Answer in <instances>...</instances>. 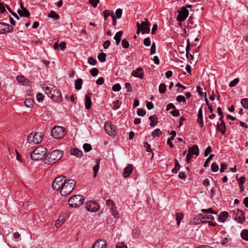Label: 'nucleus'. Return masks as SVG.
<instances>
[{
	"label": "nucleus",
	"instance_id": "c9c22d12",
	"mask_svg": "<svg viewBox=\"0 0 248 248\" xmlns=\"http://www.w3.org/2000/svg\"><path fill=\"white\" fill-rule=\"evenodd\" d=\"M48 17L53 18L54 20H57L59 18V16L55 12L51 11L50 14L48 15Z\"/></svg>",
	"mask_w": 248,
	"mask_h": 248
},
{
	"label": "nucleus",
	"instance_id": "4be33fe9",
	"mask_svg": "<svg viewBox=\"0 0 248 248\" xmlns=\"http://www.w3.org/2000/svg\"><path fill=\"white\" fill-rule=\"evenodd\" d=\"M70 154L77 157H81L83 155L82 151L77 148H73L70 150Z\"/></svg>",
	"mask_w": 248,
	"mask_h": 248
},
{
	"label": "nucleus",
	"instance_id": "cd10ccee",
	"mask_svg": "<svg viewBox=\"0 0 248 248\" xmlns=\"http://www.w3.org/2000/svg\"><path fill=\"white\" fill-rule=\"evenodd\" d=\"M174 161H175V165H174V168L172 169V170H171V172L173 173H176L178 171V170L180 169V165L178 161V160L177 159H174Z\"/></svg>",
	"mask_w": 248,
	"mask_h": 248
},
{
	"label": "nucleus",
	"instance_id": "f03ea898",
	"mask_svg": "<svg viewBox=\"0 0 248 248\" xmlns=\"http://www.w3.org/2000/svg\"><path fill=\"white\" fill-rule=\"evenodd\" d=\"M75 186L76 182L74 180H66L60 190L61 195L66 196L71 193L74 189Z\"/></svg>",
	"mask_w": 248,
	"mask_h": 248
},
{
	"label": "nucleus",
	"instance_id": "423d86ee",
	"mask_svg": "<svg viewBox=\"0 0 248 248\" xmlns=\"http://www.w3.org/2000/svg\"><path fill=\"white\" fill-rule=\"evenodd\" d=\"M51 134L52 136L56 139H62L66 134V130L62 126H55L51 130Z\"/></svg>",
	"mask_w": 248,
	"mask_h": 248
},
{
	"label": "nucleus",
	"instance_id": "a878e982",
	"mask_svg": "<svg viewBox=\"0 0 248 248\" xmlns=\"http://www.w3.org/2000/svg\"><path fill=\"white\" fill-rule=\"evenodd\" d=\"M64 216H60L55 222V226L57 228L61 227L65 221Z\"/></svg>",
	"mask_w": 248,
	"mask_h": 248
},
{
	"label": "nucleus",
	"instance_id": "393cba45",
	"mask_svg": "<svg viewBox=\"0 0 248 248\" xmlns=\"http://www.w3.org/2000/svg\"><path fill=\"white\" fill-rule=\"evenodd\" d=\"M149 119L151 121V123L150 124L151 126L154 127L157 124L158 121L157 117H156V115L150 116Z\"/></svg>",
	"mask_w": 248,
	"mask_h": 248
},
{
	"label": "nucleus",
	"instance_id": "4468645a",
	"mask_svg": "<svg viewBox=\"0 0 248 248\" xmlns=\"http://www.w3.org/2000/svg\"><path fill=\"white\" fill-rule=\"evenodd\" d=\"M13 31L14 28L8 24L3 22L0 23V34L11 32Z\"/></svg>",
	"mask_w": 248,
	"mask_h": 248
},
{
	"label": "nucleus",
	"instance_id": "680f3d73",
	"mask_svg": "<svg viewBox=\"0 0 248 248\" xmlns=\"http://www.w3.org/2000/svg\"><path fill=\"white\" fill-rule=\"evenodd\" d=\"M32 137H33V134L32 133H31L28 135L27 139V140L28 143L34 144L33 142V141H34V140H33Z\"/></svg>",
	"mask_w": 248,
	"mask_h": 248
},
{
	"label": "nucleus",
	"instance_id": "1a4fd4ad",
	"mask_svg": "<svg viewBox=\"0 0 248 248\" xmlns=\"http://www.w3.org/2000/svg\"><path fill=\"white\" fill-rule=\"evenodd\" d=\"M86 209L90 212H96L100 209L99 203L95 201H90L85 203Z\"/></svg>",
	"mask_w": 248,
	"mask_h": 248
},
{
	"label": "nucleus",
	"instance_id": "e433bc0d",
	"mask_svg": "<svg viewBox=\"0 0 248 248\" xmlns=\"http://www.w3.org/2000/svg\"><path fill=\"white\" fill-rule=\"evenodd\" d=\"M140 231L139 228H135L133 231V236L138 238L140 235Z\"/></svg>",
	"mask_w": 248,
	"mask_h": 248
},
{
	"label": "nucleus",
	"instance_id": "7ed1b4c3",
	"mask_svg": "<svg viewBox=\"0 0 248 248\" xmlns=\"http://www.w3.org/2000/svg\"><path fill=\"white\" fill-rule=\"evenodd\" d=\"M45 93L55 101H59L61 96V92L53 86H46L44 88Z\"/></svg>",
	"mask_w": 248,
	"mask_h": 248
},
{
	"label": "nucleus",
	"instance_id": "412c9836",
	"mask_svg": "<svg viewBox=\"0 0 248 248\" xmlns=\"http://www.w3.org/2000/svg\"><path fill=\"white\" fill-rule=\"evenodd\" d=\"M43 135L41 133H36L33 135V143L38 144L41 142L42 140Z\"/></svg>",
	"mask_w": 248,
	"mask_h": 248
},
{
	"label": "nucleus",
	"instance_id": "6ab92c4d",
	"mask_svg": "<svg viewBox=\"0 0 248 248\" xmlns=\"http://www.w3.org/2000/svg\"><path fill=\"white\" fill-rule=\"evenodd\" d=\"M133 171V166L131 164H129L124 169L123 172V176L124 178L128 177Z\"/></svg>",
	"mask_w": 248,
	"mask_h": 248
},
{
	"label": "nucleus",
	"instance_id": "de8ad7c7",
	"mask_svg": "<svg viewBox=\"0 0 248 248\" xmlns=\"http://www.w3.org/2000/svg\"><path fill=\"white\" fill-rule=\"evenodd\" d=\"M218 166L216 162H214L211 165V170L213 172H217L218 170Z\"/></svg>",
	"mask_w": 248,
	"mask_h": 248
},
{
	"label": "nucleus",
	"instance_id": "473e14b6",
	"mask_svg": "<svg viewBox=\"0 0 248 248\" xmlns=\"http://www.w3.org/2000/svg\"><path fill=\"white\" fill-rule=\"evenodd\" d=\"M110 212L113 217L115 218H118L119 217V214L118 211L116 209V207H110L109 209Z\"/></svg>",
	"mask_w": 248,
	"mask_h": 248
},
{
	"label": "nucleus",
	"instance_id": "9d476101",
	"mask_svg": "<svg viewBox=\"0 0 248 248\" xmlns=\"http://www.w3.org/2000/svg\"><path fill=\"white\" fill-rule=\"evenodd\" d=\"M230 213L233 214V218L237 222L242 223L245 221L244 213L241 210L237 209L231 211Z\"/></svg>",
	"mask_w": 248,
	"mask_h": 248
},
{
	"label": "nucleus",
	"instance_id": "0e129e2a",
	"mask_svg": "<svg viewBox=\"0 0 248 248\" xmlns=\"http://www.w3.org/2000/svg\"><path fill=\"white\" fill-rule=\"evenodd\" d=\"M211 151H212V148H211V146H208L204 151V156L205 157L209 155V154L211 152Z\"/></svg>",
	"mask_w": 248,
	"mask_h": 248
},
{
	"label": "nucleus",
	"instance_id": "09e8293b",
	"mask_svg": "<svg viewBox=\"0 0 248 248\" xmlns=\"http://www.w3.org/2000/svg\"><path fill=\"white\" fill-rule=\"evenodd\" d=\"M214 155L211 154L207 158L206 160L204 162L203 166L204 167H207L208 166L209 162L210 160H211L214 157Z\"/></svg>",
	"mask_w": 248,
	"mask_h": 248
},
{
	"label": "nucleus",
	"instance_id": "b1692460",
	"mask_svg": "<svg viewBox=\"0 0 248 248\" xmlns=\"http://www.w3.org/2000/svg\"><path fill=\"white\" fill-rule=\"evenodd\" d=\"M123 34V31H119L116 33L115 36L114 37V39L116 41V44L117 45H119L121 40V37Z\"/></svg>",
	"mask_w": 248,
	"mask_h": 248
},
{
	"label": "nucleus",
	"instance_id": "9b49d317",
	"mask_svg": "<svg viewBox=\"0 0 248 248\" xmlns=\"http://www.w3.org/2000/svg\"><path fill=\"white\" fill-rule=\"evenodd\" d=\"M194 155L197 156L199 155V150L198 145H194L192 147H190L188 149V153L186 156V161L187 163H189L190 160Z\"/></svg>",
	"mask_w": 248,
	"mask_h": 248
},
{
	"label": "nucleus",
	"instance_id": "774afa93",
	"mask_svg": "<svg viewBox=\"0 0 248 248\" xmlns=\"http://www.w3.org/2000/svg\"><path fill=\"white\" fill-rule=\"evenodd\" d=\"M171 114L174 117H177L179 115V111L178 109H175L170 112Z\"/></svg>",
	"mask_w": 248,
	"mask_h": 248
},
{
	"label": "nucleus",
	"instance_id": "a211bd4d",
	"mask_svg": "<svg viewBox=\"0 0 248 248\" xmlns=\"http://www.w3.org/2000/svg\"><path fill=\"white\" fill-rule=\"evenodd\" d=\"M91 97L92 93L91 92H88L85 95V107L87 109H90L92 106Z\"/></svg>",
	"mask_w": 248,
	"mask_h": 248
},
{
	"label": "nucleus",
	"instance_id": "4c0bfd02",
	"mask_svg": "<svg viewBox=\"0 0 248 248\" xmlns=\"http://www.w3.org/2000/svg\"><path fill=\"white\" fill-rule=\"evenodd\" d=\"M162 134V132L159 128H156L154 130L152 134V136L154 137H159Z\"/></svg>",
	"mask_w": 248,
	"mask_h": 248
},
{
	"label": "nucleus",
	"instance_id": "bb28decb",
	"mask_svg": "<svg viewBox=\"0 0 248 248\" xmlns=\"http://www.w3.org/2000/svg\"><path fill=\"white\" fill-rule=\"evenodd\" d=\"M101 160L100 158L96 159V164L93 167V170L94 171V175L93 177H96L97 175V173L99 170L100 168V161Z\"/></svg>",
	"mask_w": 248,
	"mask_h": 248
},
{
	"label": "nucleus",
	"instance_id": "39448f33",
	"mask_svg": "<svg viewBox=\"0 0 248 248\" xmlns=\"http://www.w3.org/2000/svg\"><path fill=\"white\" fill-rule=\"evenodd\" d=\"M84 198L81 195H75L72 196L68 200V204L71 207H78L84 202Z\"/></svg>",
	"mask_w": 248,
	"mask_h": 248
},
{
	"label": "nucleus",
	"instance_id": "f704fd0d",
	"mask_svg": "<svg viewBox=\"0 0 248 248\" xmlns=\"http://www.w3.org/2000/svg\"><path fill=\"white\" fill-rule=\"evenodd\" d=\"M106 56L107 55L106 53L103 52L100 53L98 55V59L102 62H105L106 60Z\"/></svg>",
	"mask_w": 248,
	"mask_h": 248
},
{
	"label": "nucleus",
	"instance_id": "5fc2aeb1",
	"mask_svg": "<svg viewBox=\"0 0 248 248\" xmlns=\"http://www.w3.org/2000/svg\"><path fill=\"white\" fill-rule=\"evenodd\" d=\"M112 89L114 92H118L121 90V86L118 83L116 84L113 85Z\"/></svg>",
	"mask_w": 248,
	"mask_h": 248
},
{
	"label": "nucleus",
	"instance_id": "e2e57ef3",
	"mask_svg": "<svg viewBox=\"0 0 248 248\" xmlns=\"http://www.w3.org/2000/svg\"><path fill=\"white\" fill-rule=\"evenodd\" d=\"M116 248H127V247L124 242H120L117 244Z\"/></svg>",
	"mask_w": 248,
	"mask_h": 248
},
{
	"label": "nucleus",
	"instance_id": "2eb2a0df",
	"mask_svg": "<svg viewBox=\"0 0 248 248\" xmlns=\"http://www.w3.org/2000/svg\"><path fill=\"white\" fill-rule=\"evenodd\" d=\"M20 6L21 10L18 11L17 13L18 15L22 17H29L31 15L29 11L24 7L22 3H20Z\"/></svg>",
	"mask_w": 248,
	"mask_h": 248
},
{
	"label": "nucleus",
	"instance_id": "20e7f679",
	"mask_svg": "<svg viewBox=\"0 0 248 248\" xmlns=\"http://www.w3.org/2000/svg\"><path fill=\"white\" fill-rule=\"evenodd\" d=\"M47 152L46 148L40 145L34 149L31 154V158L35 161H38L42 159Z\"/></svg>",
	"mask_w": 248,
	"mask_h": 248
},
{
	"label": "nucleus",
	"instance_id": "4d7b16f0",
	"mask_svg": "<svg viewBox=\"0 0 248 248\" xmlns=\"http://www.w3.org/2000/svg\"><path fill=\"white\" fill-rule=\"evenodd\" d=\"M106 204L109 208L110 207H114V206H115L114 202L111 200H107L106 201Z\"/></svg>",
	"mask_w": 248,
	"mask_h": 248
},
{
	"label": "nucleus",
	"instance_id": "bf43d9fd",
	"mask_svg": "<svg viewBox=\"0 0 248 248\" xmlns=\"http://www.w3.org/2000/svg\"><path fill=\"white\" fill-rule=\"evenodd\" d=\"M143 44L146 46H149L151 45V39L150 37H147L143 40Z\"/></svg>",
	"mask_w": 248,
	"mask_h": 248
},
{
	"label": "nucleus",
	"instance_id": "49530a36",
	"mask_svg": "<svg viewBox=\"0 0 248 248\" xmlns=\"http://www.w3.org/2000/svg\"><path fill=\"white\" fill-rule=\"evenodd\" d=\"M98 72L99 70L97 68H93L90 70L91 75L93 77L97 76Z\"/></svg>",
	"mask_w": 248,
	"mask_h": 248
},
{
	"label": "nucleus",
	"instance_id": "dca6fc26",
	"mask_svg": "<svg viewBox=\"0 0 248 248\" xmlns=\"http://www.w3.org/2000/svg\"><path fill=\"white\" fill-rule=\"evenodd\" d=\"M131 74L136 78H143L144 77L143 70L142 67H138L136 70H133Z\"/></svg>",
	"mask_w": 248,
	"mask_h": 248
},
{
	"label": "nucleus",
	"instance_id": "f257e3e1",
	"mask_svg": "<svg viewBox=\"0 0 248 248\" xmlns=\"http://www.w3.org/2000/svg\"><path fill=\"white\" fill-rule=\"evenodd\" d=\"M62 155V151L58 150H54L47 154L44 158V163L48 165L55 163L59 160Z\"/></svg>",
	"mask_w": 248,
	"mask_h": 248
},
{
	"label": "nucleus",
	"instance_id": "13d9d810",
	"mask_svg": "<svg viewBox=\"0 0 248 248\" xmlns=\"http://www.w3.org/2000/svg\"><path fill=\"white\" fill-rule=\"evenodd\" d=\"M122 9L119 8L116 10L115 12L116 16L117 18H120L122 15Z\"/></svg>",
	"mask_w": 248,
	"mask_h": 248
},
{
	"label": "nucleus",
	"instance_id": "7c9ffc66",
	"mask_svg": "<svg viewBox=\"0 0 248 248\" xmlns=\"http://www.w3.org/2000/svg\"><path fill=\"white\" fill-rule=\"evenodd\" d=\"M16 80L18 82L22 85H25L27 83L28 80L23 76H18L16 77Z\"/></svg>",
	"mask_w": 248,
	"mask_h": 248
},
{
	"label": "nucleus",
	"instance_id": "aec40b11",
	"mask_svg": "<svg viewBox=\"0 0 248 248\" xmlns=\"http://www.w3.org/2000/svg\"><path fill=\"white\" fill-rule=\"evenodd\" d=\"M220 116V117L219 118V120L221 121V125H223V129H222L221 127H219V124L218 123L217 124V128L219 131H221L222 135H224V134H225V131H226L225 123L223 121V117H224L223 115H221Z\"/></svg>",
	"mask_w": 248,
	"mask_h": 248
},
{
	"label": "nucleus",
	"instance_id": "f3484780",
	"mask_svg": "<svg viewBox=\"0 0 248 248\" xmlns=\"http://www.w3.org/2000/svg\"><path fill=\"white\" fill-rule=\"evenodd\" d=\"M107 246V243L105 240L99 239L95 242L92 248H106Z\"/></svg>",
	"mask_w": 248,
	"mask_h": 248
},
{
	"label": "nucleus",
	"instance_id": "864d4df0",
	"mask_svg": "<svg viewBox=\"0 0 248 248\" xmlns=\"http://www.w3.org/2000/svg\"><path fill=\"white\" fill-rule=\"evenodd\" d=\"M122 46L124 48H128L129 46V43L127 41L124 39L122 41Z\"/></svg>",
	"mask_w": 248,
	"mask_h": 248
},
{
	"label": "nucleus",
	"instance_id": "72a5a7b5",
	"mask_svg": "<svg viewBox=\"0 0 248 248\" xmlns=\"http://www.w3.org/2000/svg\"><path fill=\"white\" fill-rule=\"evenodd\" d=\"M241 236L243 240L248 241V230H242L241 233Z\"/></svg>",
	"mask_w": 248,
	"mask_h": 248
},
{
	"label": "nucleus",
	"instance_id": "3c124183",
	"mask_svg": "<svg viewBox=\"0 0 248 248\" xmlns=\"http://www.w3.org/2000/svg\"><path fill=\"white\" fill-rule=\"evenodd\" d=\"M88 62L89 64L92 65H95L97 63V61L92 57L88 58Z\"/></svg>",
	"mask_w": 248,
	"mask_h": 248
},
{
	"label": "nucleus",
	"instance_id": "ddd939ff",
	"mask_svg": "<svg viewBox=\"0 0 248 248\" xmlns=\"http://www.w3.org/2000/svg\"><path fill=\"white\" fill-rule=\"evenodd\" d=\"M206 222H207V221L205 220V218L204 217V215L202 214H198L196 217L191 219L190 221V224L195 225Z\"/></svg>",
	"mask_w": 248,
	"mask_h": 248
},
{
	"label": "nucleus",
	"instance_id": "2f4dec72",
	"mask_svg": "<svg viewBox=\"0 0 248 248\" xmlns=\"http://www.w3.org/2000/svg\"><path fill=\"white\" fill-rule=\"evenodd\" d=\"M25 105L28 108H32L34 105V101L32 99L27 98L24 102Z\"/></svg>",
	"mask_w": 248,
	"mask_h": 248
},
{
	"label": "nucleus",
	"instance_id": "8fccbe9b",
	"mask_svg": "<svg viewBox=\"0 0 248 248\" xmlns=\"http://www.w3.org/2000/svg\"><path fill=\"white\" fill-rule=\"evenodd\" d=\"M176 101L178 102H183V103H185L186 102V99L185 98V97L183 96V95H178L176 97Z\"/></svg>",
	"mask_w": 248,
	"mask_h": 248
},
{
	"label": "nucleus",
	"instance_id": "69168bd1",
	"mask_svg": "<svg viewBox=\"0 0 248 248\" xmlns=\"http://www.w3.org/2000/svg\"><path fill=\"white\" fill-rule=\"evenodd\" d=\"M37 100L39 102H42L44 99V95L41 93H38L36 95Z\"/></svg>",
	"mask_w": 248,
	"mask_h": 248
},
{
	"label": "nucleus",
	"instance_id": "c756f323",
	"mask_svg": "<svg viewBox=\"0 0 248 248\" xmlns=\"http://www.w3.org/2000/svg\"><path fill=\"white\" fill-rule=\"evenodd\" d=\"M82 80L81 78H78L75 81V86L77 90H79L82 88Z\"/></svg>",
	"mask_w": 248,
	"mask_h": 248
},
{
	"label": "nucleus",
	"instance_id": "338daca9",
	"mask_svg": "<svg viewBox=\"0 0 248 248\" xmlns=\"http://www.w3.org/2000/svg\"><path fill=\"white\" fill-rule=\"evenodd\" d=\"M90 4L94 7L95 8L98 3L99 2V0H90Z\"/></svg>",
	"mask_w": 248,
	"mask_h": 248
},
{
	"label": "nucleus",
	"instance_id": "5701e85b",
	"mask_svg": "<svg viewBox=\"0 0 248 248\" xmlns=\"http://www.w3.org/2000/svg\"><path fill=\"white\" fill-rule=\"evenodd\" d=\"M228 213L227 212H221L218 217V220L220 222H224L226 220L228 217Z\"/></svg>",
	"mask_w": 248,
	"mask_h": 248
},
{
	"label": "nucleus",
	"instance_id": "79ce46f5",
	"mask_svg": "<svg viewBox=\"0 0 248 248\" xmlns=\"http://www.w3.org/2000/svg\"><path fill=\"white\" fill-rule=\"evenodd\" d=\"M112 13H113V12L112 11L110 12L108 10L104 11L103 16H104V20H106L109 16H112Z\"/></svg>",
	"mask_w": 248,
	"mask_h": 248
},
{
	"label": "nucleus",
	"instance_id": "58836bf2",
	"mask_svg": "<svg viewBox=\"0 0 248 248\" xmlns=\"http://www.w3.org/2000/svg\"><path fill=\"white\" fill-rule=\"evenodd\" d=\"M159 92L160 93H164L166 91V86L164 83H161L159 86Z\"/></svg>",
	"mask_w": 248,
	"mask_h": 248
},
{
	"label": "nucleus",
	"instance_id": "a18cd8bd",
	"mask_svg": "<svg viewBox=\"0 0 248 248\" xmlns=\"http://www.w3.org/2000/svg\"><path fill=\"white\" fill-rule=\"evenodd\" d=\"M239 79L238 78H235L229 83V86L231 87H234L239 82Z\"/></svg>",
	"mask_w": 248,
	"mask_h": 248
},
{
	"label": "nucleus",
	"instance_id": "6e6552de",
	"mask_svg": "<svg viewBox=\"0 0 248 248\" xmlns=\"http://www.w3.org/2000/svg\"><path fill=\"white\" fill-rule=\"evenodd\" d=\"M104 127L105 131L109 136L115 137L117 135L116 127L112 124L110 121L105 123Z\"/></svg>",
	"mask_w": 248,
	"mask_h": 248
},
{
	"label": "nucleus",
	"instance_id": "603ef678",
	"mask_svg": "<svg viewBox=\"0 0 248 248\" xmlns=\"http://www.w3.org/2000/svg\"><path fill=\"white\" fill-rule=\"evenodd\" d=\"M176 86L178 87V89H177V91L179 93H181L183 92V91L184 90L186 89V87L182 85V84H181L179 83H178L177 84H176Z\"/></svg>",
	"mask_w": 248,
	"mask_h": 248
},
{
	"label": "nucleus",
	"instance_id": "c03bdc74",
	"mask_svg": "<svg viewBox=\"0 0 248 248\" xmlns=\"http://www.w3.org/2000/svg\"><path fill=\"white\" fill-rule=\"evenodd\" d=\"M83 148L84 150L86 152H89L92 149V146L91 145V144H88V143H84L83 145Z\"/></svg>",
	"mask_w": 248,
	"mask_h": 248
},
{
	"label": "nucleus",
	"instance_id": "c85d7f7f",
	"mask_svg": "<svg viewBox=\"0 0 248 248\" xmlns=\"http://www.w3.org/2000/svg\"><path fill=\"white\" fill-rule=\"evenodd\" d=\"M184 215L183 213L178 212L175 214V218L177 221V224L179 225L181 220L183 219Z\"/></svg>",
	"mask_w": 248,
	"mask_h": 248
},
{
	"label": "nucleus",
	"instance_id": "052dcab7",
	"mask_svg": "<svg viewBox=\"0 0 248 248\" xmlns=\"http://www.w3.org/2000/svg\"><path fill=\"white\" fill-rule=\"evenodd\" d=\"M156 51V46L155 43H153L151 49H150V54L151 55H153L155 53Z\"/></svg>",
	"mask_w": 248,
	"mask_h": 248
},
{
	"label": "nucleus",
	"instance_id": "ea45409f",
	"mask_svg": "<svg viewBox=\"0 0 248 248\" xmlns=\"http://www.w3.org/2000/svg\"><path fill=\"white\" fill-rule=\"evenodd\" d=\"M241 104L245 109H248V98H246L241 99Z\"/></svg>",
	"mask_w": 248,
	"mask_h": 248
},
{
	"label": "nucleus",
	"instance_id": "0eeeda50",
	"mask_svg": "<svg viewBox=\"0 0 248 248\" xmlns=\"http://www.w3.org/2000/svg\"><path fill=\"white\" fill-rule=\"evenodd\" d=\"M65 181H66V176L64 175H61L56 177L52 183V188L56 191L61 190Z\"/></svg>",
	"mask_w": 248,
	"mask_h": 248
},
{
	"label": "nucleus",
	"instance_id": "37998d69",
	"mask_svg": "<svg viewBox=\"0 0 248 248\" xmlns=\"http://www.w3.org/2000/svg\"><path fill=\"white\" fill-rule=\"evenodd\" d=\"M201 211L202 213H209V214H215V215H217V213L216 212L214 211L211 208H208L207 209H202Z\"/></svg>",
	"mask_w": 248,
	"mask_h": 248
},
{
	"label": "nucleus",
	"instance_id": "6e6d98bb",
	"mask_svg": "<svg viewBox=\"0 0 248 248\" xmlns=\"http://www.w3.org/2000/svg\"><path fill=\"white\" fill-rule=\"evenodd\" d=\"M137 114L140 116H144L146 114V111L142 108H139L137 110Z\"/></svg>",
	"mask_w": 248,
	"mask_h": 248
},
{
	"label": "nucleus",
	"instance_id": "a19ab883",
	"mask_svg": "<svg viewBox=\"0 0 248 248\" xmlns=\"http://www.w3.org/2000/svg\"><path fill=\"white\" fill-rule=\"evenodd\" d=\"M141 29L142 30V34L149 33L150 32V25L145 26H142L141 27Z\"/></svg>",
	"mask_w": 248,
	"mask_h": 248
},
{
	"label": "nucleus",
	"instance_id": "f8f14e48",
	"mask_svg": "<svg viewBox=\"0 0 248 248\" xmlns=\"http://www.w3.org/2000/svg\"><path fill=\"white\" fill-rule=\"evenodd\" d=\"M178 12V15L177 16V20L180 22L184 21L189 14L188 10L185 6L182 7Z\"/></svg>",
	"mask_w": 248,
	"mask_h": 248
}]
</instances>
